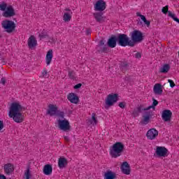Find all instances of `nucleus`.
I'll list each match as a JSON object with an SVG mask.
<instances>
[{
    "instance_id": "obj_1",
    "label": "nucleus",
    "mask_w": 179,
    "mask_h": 179,
    "mask_svg": "<svg viewBox=\"0 0 179 179\" xmlns=\"http://www.w3.org/2000/svg\"><path fill=\"white\" fill-rule=\"evenodd\" d=\"M24 108L20 101H14L11 103L8 108V117L12 118L17 124H20L24 121V115L23 114Z\"/></svg>"
},
{
    "instance_id": "obj_2",
    "label": "nucleus",
    "mask_w": 179,
    "mask_h": 179,
    "mask_svg": "<svg viewBox=\"0 0 179 179\" xmlns=\"http://www.w3.org/2000/svg\"><path fill=\"white\" fill-rule=\"evenodd\" d=\"M130 36L131 40H129V38L125 34H120L117 37L119 45L122 47H127V45L134 47L135 45V31H133Z\"/></svg>"
},
{
    "instance_id": "obj_3",
    "label": "nucleus",
    "mask_w": 179,
    "mask_h": 179,
    "mask_svg": "<svg viewBox=\"0 0 179 179\" xmlns=\"http://www.w3.org/2000/svg\"><path fill=\"white\" fill-rule=\"evenodd\" d=\"M122 152H124V144L117 142L110 148L109 153L112 157H120Z\"/></svg>"
},
{
    "instance_id": "obj_4",
    "label": "nucleus",
    "mask_w": 179,
    "mask_h": 179,
    "mask_svg": "<svg viewBox=\"0 0 179 179\" xmlns=\"http://www.w3.org/2000/svg\"><path fill=\"white\" fill-rule=\"evenodd\" d=\"M120 100V94L117 93H110L108 94L105 99V107L108 108V107H113L115 103Z\"/></svg>"
},
{
    "instance_id": "obj_5",
    "label": "nucleus",
    "mask_w": 179,
    "mask_h": 179,
    "mask_svg": "<svg viewBox=\"0 0 179 179\" xmlns=\"http://www.w3.org/2000/svg\"><path fill=\"white\" fill-rule=\"evenodd\" d=\"M56 126L59 128L61 131H70L71 130V123L69 120L64 118V117H59L57 118L56 122Z\"/></svg>"
},
{
    "instance_id": "obj_6",
    "label": "nucleus",
    "mask_w": 179,
    "mask_h": 179,
    "mask_svg": "<svg viewBox=\"0 0 179 179\" xmlns=\"http://www.w3.org/2000/svg\"><path fill=\"white\" fill-rule=\"evenodd\" d=\"M47 114L49 115H57L59 117H64L65 113L62 111L59 112L58 106L54 103H50L48 106Z\"/></svg>"
},
{
    "instance_id": "obj_7",
    "label": "nucleus",
    "mask_w": 179,
    "mask_h": 179,
    "mask_svg": "<svg viewBox=\"0 0 179 179\" xmlns=\"http://www.w3.org/2000/svg\"><path fill=\"white\" fill-rule=\"evenodd\" d=\"M1 27L7 33H12L16 29V23L12 20H5L1 22Z\"/></svg>"
},
{
    "instance_id": "obj_8",
    "label": "nucleus",
    "mask_w": 179,
    "mask_h": 179,
    "mask_svg": "<svg viewBox=\"0 0 179 179\" xmlns=\"http://www.w3.org/2000/svg\"><path fill=\"white\" fill-rule=\"evenodd\" d=\"M106 8H107V4L104 0H98L94 4V10L97 12H103V10H106Z\"/></svg>"
},
{
    "instance_id": "obj_9",
    "label": "nucleus",
    "mask_w": 179,
    "mask_h": 179,
    "mask_svg": "<svg viewBox=\"0 0 179 179\" xmlns=\"http://www.w3.org/2000/svg\"><path fill=\"white\" fill-rule=\"evenodd\" d=\"M67 99L72 104H79V101H80V100L79 99V96L73 92L68 94Z\"/></svg>"
},
{
    "instance_id": "obj_10",
    "label": "nucleus",
    "mask_w": 179,
    "mask_h": 179,
    "mask_svg": "<svg viewBox=\"0 0 179 179\" xmlns=\"http://www.w3.org/2000/svg\"><path fill=\"white\" fill-rule=\"evenodd\" d=\"M52 58H54V50L52 49H50L46 52L45 57L47 66L51 65V62H52Z\"/></svg>"
},
{
    "instance_id": "obj_11",
    "label": "nucleus",
    "mask_w": 179,
    "mask_h": 179,
    "mask_svg": "<svg viewBox=\"0 0 179 179\" xmlns=\"http://www.w3.org/2000/svg\"><path fill=\"white\" fill-rule=\"evenodd\" d=\"M72 10L66 8L64 11V15H63V20L64 22H66L68 23L69 22H71L72 20V15H73Z\"/></svg>"
},
{
    "instance_id": "obj_12",
    "label": "nucleus",
    "mask_w": 179,
    "mask_h": 179,
    "mask_svg": "<svg viewBox=\"0 0 179 179\" xmlns=\"http://www.w3.org/2000/svg\"><path fill=\"white\" fill-rule=\"evenodd\" d=\"M159 135V131L156 129H150L147 131L146 136L148 139L153 141Z\"/></svg>"
},
{
    "instance_id": "obj_13",
    "label": "nucleus",
    "mask_w": 179,
    "mask_h": 179,
    "mask_svg": "<svg viewBox=\"0 0 179 179\" xmlns=\"http://www.w3.org/2000/svg\"><path fill=\"white\" fill-rule=\"evenodd\" d=\"M169 152V150L165 147H157L156 150V155L159 156V157H166L167 156V153Z\"/></svg>"
},
{
    "instance_id": "obj_14",
    "label": "nucleus",
    "mask_w": 179,
    "mask_h": 179,
    "mask_svg": "<svg viewBox=\"0 0 179 179\" xmlns=\"http://www.w3.org/2000/svg\"><path fill=\"white\" fill-rule=\"evenodd\" d=\"M3 16L4 17H12L13 16H15V9H13V7H12V6H8L3 13Z\"/></svg>"
},
{
    "instance_id": "obj_15",
    "label": "nucleus",
    "mask_w": 179,
    "mask_h": 179,
    "mask_svg": "<svg viewBox=\"0 0 179 179\" xmlns=\"http://www.w3.org/2000/svg\"><path fill=\"white\" fill-rule=\"evenodd\" d=\"M171 115H173V113L170 110H165L162 112V120L165 121V122H169L171 121Z\"/></svg>"
},
{
    "instance_id": "obj_16",
    "label": "nucleus",
    "mask_w": 179,
    "mask_h": 179,
    "mask_svg": "<svg viewBox=\"0 0 179 179\" xmlns=\"http://www.w3.org/2000/svg\"><path fill=\"white\" fill-rule=\"evenodd\" d=\"M120 169L123 174H126L127 176L131 174V168L129 167V164L127 162H123Z\"/></svg>"
},
{
    "instance_id": "obj_17",
    "label": "nucleus",
    "mask_w": 179,
    "mask_h": 179,
    "mask_svg": "<svg viewBox=\"0 0 179 179\" xmlns=\"http://www.w3.org/2000/svg\"><path fill=\"white\" fill-rule=\"evenodd\" d=\"M143 41V34L139 30H135V44Z\"/></svg>"
},
{
    "instance_id": "obj_18",
    "label": "nucleus",
    "mask_w": 179,
    "mask_h": 179,
    "mask_svg": "<svg viewBox=\"0 0 179 179\" xmlns=\"http://www.w3.org/2000/svg\"><path fill=\"white\" fill-rule=\"evenodd\" d=\"M28 46L29 48L33 49L35 47H37V39L36 38V36H31L28 39Z\"/></svg>"
},
{
    "instance_id": "obj_19",
    "label": "nucleus",
    "mask_w": 179,
    "mask_h": 179,
    "mask_svg": "<svg viewBox=\"0 0 179 179\" xmlns=\"http://www.w3.org/2000/svg\"><path fill=\"white\" fill-rule=\"evenodd\" d=\"M4 171L6 174H10L15 171V166L11 163H8L4 165Z\"/></svg>"
},
{
    "instance_id": "obj_20",
    "label": "nucleus",
    "mask_w": 179,
    "mask_h": 179,
    "mask_svg": "<svg viewBox=\"0 0 179 179\" xmlns=\"http://www.w3.org/2000/svg\"><path fill=\"white\" fill-rule=\"evenodd\" d=\"M43 171L45 176H51L52 174V166L50 164L45 165Z\"/></svg>"
},
{
    "instance_id": "obj_21",
    "label": "nucleus",
    "mask_w": 179,
    "mask_h": 179,
    "mask_svg": "<svg viewBox=\"0 0 179 179\" xmlns=\"http://www.w3.org/2000/svg\"><path fill=\"white\" fill-rule=\"evenodd\" d=\"M150 117H152V112L150 110L145 112V115L143 116V124L145 125L150 122Z\"/></svg>"
},
{
    "instance_id": "obj_22",
    "label": "nucleus",
    "mask_w": 179,
    "mask_h": 179,
    "mask_svg": "<svg viewBox=\"0 0 179 179\" xmlns=\"http://www.w3.org/2000/svg\"><path fill=\"white\" fill-rule=\"evenodd\" d=\"M97 115H96V113H92L91 118H90L88 120V123L90 124V125L96 127V125H97Z\"/></svg>"
},
{
    "instance_id": "obj_23",
    "label": "nucleus",
    "mask_w": 179,
    "mask_h": 179,
    "mask_svg": "<svg viewBox=\"0 0 179 179\" xmlns=\"http://www.w3.org/2000/svg\"><path fill=\"white\" fill-rule=\"evenodd\" d=\"M68 164V160H66L64 157H60L58 160V166L60 169H65Z\"/></svg>"
},
{
    "instance_id": "obj_24",
    "label": "nucleus",
    "mask_w": 179,
    "mask_h": 179,
    "mask_svg": "<svg viewBox=\"0 0 179 179\" xmlns=\"http://www.w3.org/2000/svg\"><path fill=\"white\" fill-rule=\"evenodd\" d=\"M115 177H117L115 173L111 171H108L104 174V179H115Z\"/></svg>"
},
{
    "instance_id": "obj_25",
    "label": "nucleus",
    "mask_w": 179,
    "mask_h": 179,
    "mask_svg": "<svg viewBox=\"0 0 179 179\" xmlns=\"http://www.w3.org/2000/svg\"><path fill=\"white\" fill-rule=\"evenodd\" d=\"M108 47H110V48H114L115 45H117V38L115 37H111L108 41Z\"/></svg>"
},
{
    "instance_id": "obj_26",
    "label": "nucleus",
    "mask_w": 179,
    "mask_h": 179,
    "mask_svg": "<svg viewBox=\"0 0 179 179\" xmlns=\"http://www.w3.org/2000/svg\"><path fill=\"white\" fill-rule=\"evenodd\" d=\"M154 93L155 94H162L163 93V90H162V85L155 84L154 86Z\"/></svg>"
},
{
    "instance_id": "obj_27",
    "label": "nucleus",
    "mask_w": 179,
    "mask_h": 179,
    "mask_svg": "<svg viewBox=\"0 0 179 179\" xmlns=\"http://www.w3.org/2000/svg\"><path fill=\"white\" fill-rule=\"evenodd\" d=\"M169 71H170V65H169V64H164L159 69V72H161V73H167V72H169Z\"/></svg>"
},
{
    "instance_id": "obj_28",
    "label": "nucleus",
    "mask_w": 179,
    "mask_h": 179,
    "mask_svg": "<svg viewBox=\"0 0 179 179\" xmlns=\"http://www.w3.org/2000/svg\"><path fill=\"white\" fill-rule=\"evenodd\" d=\"M94 17H95L96 22H104V20H105V19H106V18H105L104 17H103V15H101V14H100V13H94Z\"/></svg>"
},
{
    "instance_id": "obj_29",
    "label": "nucleus",
    "mask_w": 179,
    "mask_h": 179,
    "mask_svg": "<svg viewBox=\"0 0 179 179\" xmlns=\"http://www.w3.org/2000/svg\"><path fill=\"white\" fill-rule=\"evenodd\" d=\"M24 179H30L31 178V173H30V169L27 168L24 173Z\"/></svg>"
},
{
    "instance_id": "obj_30",
    "label": "nucleus",
    "mask_w": 179,
    "mask_h": 179,
    "mask_svg": "<svg viewBox=\"0 0 179 179\" xmlns=\"http://www.w3.org/2000/svg\"><path fill=\"white\" fill-rule=\"evenodd\" d=\"M159 104V101L156 100L155 98H152V106H148L145 110H150V108H155L156 106Z\"/></svg>"
},
{
    "instance_id": "obj_31",
    "label": "nucleus",
    "mask_w": 179,
    "mask_h": 179,
    "mask_svg": "<svg viewBox=\"0 0 179 179\" xmlns=\"http://www.w3.org/2000/svg\"><path fill=\"white\" fill-rule=\"evenodd\" d=\"M8 8V4L5 1L0 2V10L5 11Z\"/></svg>"
},
{
    "instance_id": "obj_32",
    "label": "nucleus",
    "mask_w": 179,
    "mask_h": 179,
    "mask_svg": "<svg viewBox=\"0 0 179 179\" xmlns=\"http://www.w3.org/2000/svg\"><path fill=\"white\" fill-rule=\"evenodd\" d=\"M141 20L143 22L144 24L146 25L147 27H150V21L146 20V17H141Z\"/></svg>"
},
{
    "instance_id": "obj_33",
    "label": "nucleus",
    "mask_w": 179,
    "mask_h": 179,
    "mask_svg": "<svg viewBox=\"0 0 179 179\" xmlns=\"http://www.w3.org/2000/svg\"><path fill=\"white\" fill-rule=\"evenodd\" d=\"M38 37L40 40H43V38H45L47 37V34L45 33V31H42L40 32Z\"/></svg>"
},
{
    "instance_id": "obj_34",
    "label": "nucleus",
    "mask_w": 179,
    "mask_h": 179,
    "mask_svg": "<svg viewBox=\"0 0 179 179\" xmlns=\"http://www.w3.org/2000/svg\"><path fill=\"white\" fill-rule=\"evenodd\" d=\"M148 108H144L143 106L141 105L140 106L137 107V113H142L143 111H148Z\"/></svg>"
},
{
    "instance_id": "obj_35",
    "label": "nucleus",
    "mask_w": 179,
    "mask_h": 179,
    "mask_svg": "<svg viewBox=\"0 0 179 179\" xmlns=\"http://www.w3.org/2000/svg\"><path fill=\"white\" fill-rule=\"evenodd\" d=\"M162 13H164V15H169V6H166L165 7L162 8Z\"/></svg>"
},
{
    "instance_id": "obj_36",
    "label": "nucleus",
    "mask_w": 179,
    "mask_h": 179,
    "mask_svg": "<svg viewBox=\"0 0 179 179\" xmlns=\"http://www.w3.org/2000/svg\"><path fill=\"white\" fill-rule=\"evenodd\" d=\"M118 106L120 108H125V106H127V103L125 101L119 102Z\"/></svg>"
},
{
    "instance_id": "obj_37",
    "label": "nucleus",
    "mask_w": 179,
    "mask_h": 179,
    "mask_svg": "<svg viewBox=\"0 0 179 179\" xmlns=\"http://www.w3.org/2000/svg\"><path fill=\"white\" fill-rule=\"evenodd\" d=\"M4 127L5 125L3 124V120H0V132H2V131H3Z\"/></svg>"
},
{
    "instance_id": "obj_38",
    "label": "nucleus",
    "mask_w": 179,
    "mask_h": 179,
    "mask_svg": "<svg viewBox=\"0 0 179 179\" xmlns=\"http://www.w3.org/2000/svg\"><path fill=\"white\" fill-rule=\"evenodd\" d=\"M168 16L169 17H171V19H173L174 20V19H176V14H173V13H171V11H169V14H168Z\"/></svg>"
},
{
    "instance_id": "obj_39",
    "label": "nucleus",
    "mask_w": 179,
    "mask_h": 179,
    "mask_svg": "<svg viewBox=\"0 0 179 179\" xmlns=\"http://www.w3.org/2000/svg\"><path fill=\"white\" fill-rule=\"evenodd\" d=\"M41 76H42V78H47V76H48L47 70L44 69V70L42 71V75H41Z\"/></svg>"
},
{
    "instance_id": "obj_40",
    "label": "nucleus",
    "mask_w": 179,
    "mask_h": 179,
    "mask_svg": "<svg viewBox=\"0 0 179 179\" xmlns=\"http://www.w3.org/2000/svg\"><path fill=\"white\" fill-rule=\"evenodd\" d=\"M168 82L171 87H174V86H176V83H174V81H173V80H168Z\"/></svg>"
},
{
    "instance_id": "obj_41",
    "label": "nucleus",
    "mask_w": 179,
    "mask_h": 179,
    "mask_svg": "<svg viewBox=\"0 0 179 179\" xmlns=\"http://www.w3.org/2000/svg\"><path fill=\"white\" fill-rule=\"evenodd\" d=\"M82 87V83H78L77 85H76L73 88L75 90H78V89H80Z\"/></svg>"
},
{
    "instance_id": "obj_42",
    "label": "nucleus",
    "mask_w": 179,
    "mask_h": 179,
    "mask_svg": "<svg viewBox=\"0 0 179 179\" xmlns=\"http://www.w3.org/2000/svg\"><path fill=\"white\" fill-rule=\"evenodd\" d=\"M137 26H143V22L139 18L137 20Z\"/></svg>"
},
{
    "instance_id": "obj_43",
    "label": "nucleus",
    "mask_w": 179,
    "mask_h": 179,
    "mask_svg": "<svg viewBox=\"0 0 179 179\" xmlns=\"http://www.w3.org/2000/svg\"><path fill=\"white\" fill-rule=\"evenodd\" d=\"M135 57H136V58L139 59L140 58H142V54H141V52H138L136 53Z\"/></svg>"
},
{
    "instance_id": "obj_44",
    "label": "nucleus",
    "mask_w": 179,
    "mask_h": 179,
    "mask_svg": "<svg viewBox=\"0 0 179 179\" xmlns=\"http://www.w3.org/2000/svg\"><path fill=\"white\" fill-rule=\"evenodd\" d=\"M6 83V79H5V78H1V83H2V85H5Z\"/></svg>"
},
{
    "instance_id": "obj_45",
    "label": "nucleus",
    "mask_w": 179,
    "mask_h": 179,
    "mask_svg": "<svg viewBox=\"0 0 179 179\" xmlns=\"http://www.w3.org/2000/svg\"><path fill=\"white\" fill-rule=\"evenodd\" d=\"M137 16H138L139 17H141V19L142 20V17L145 16L143 15H141V13H136Z\"/></svg>"
},
{
    "instance_id": "obj_46",
    "label": "nucleus",
    "mask_w": 179,
    "mask_h": 179,
    "mask_svg": "<svg viewBox=\"0 0 179 179\" xmlns=\"http://www.w3.org/2000/svg\"><path fill=\"white\" fill-rule=\"evenodd\" d=\"M174 22H176L177 23L179 24V19L176 17V18H174Z\"/></svg>"
},
{
    "instance_id": "obj_47",
    "label": "nucleus",
    "mask_w": 179,
    "mask_h": 179,
    "mask_svg": "<svg viewBox=\"0 0 179 179\" xmlns=\"http://www.w3.org/2000/svg\"><path fill=\"white\" fill-rule=\"evenodd\" d=\"M0 179H6V177L3 175H0Z\"/></svg>"
},
{
    "instance_id": "obj_48",
    "label": "nucleus",
    "mask_w": 179,
    "mask_h": 179,
    "mask_svg": "<svg viewBox=\"0 0 179 179\" xmlns=\"http://www.w3.org/2000/svg\"><path fill=\"white\" fill-rule=\"evenodd\" d=\"M65 141H68V137H64Z\"/></svg>"
},
{
    "instance_id": "obj_49",
    "label": "nucleus",
    "mask_w": 179,
    "mask_h": 179,
    "mask_svg": "<svg viewBox=\"0 0 179 179\" xmlns=\"http://www.w3.org/2000/svg\"><path fill=\"white\" fill-rule=\"evenodd\" d=\"M0 38H1V36H0Z\"/></svg>"
}]
</instances>
